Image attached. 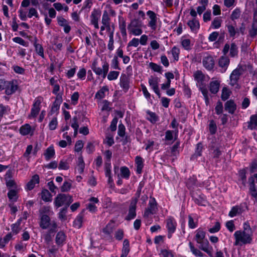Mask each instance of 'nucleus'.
Masks as SVG:
<instances>
[{
	"label": "nucleus",
	"instance_id": "nucleus-44",
	"mask_svg": "<svg viewBox=\"0 0 257 257\" xmlns=\"http://www.w3.org/2000/svg\"><path fill=\"white\" fill-rule=\"evenodd\" d=\"M18 192L17 191L14 189L9 190L8 193V196L9 199L16 201L18 199Z\"/></svg>",
	"mask_w": 257,
	"mask_h": 257
},
{
	"label": "nucleus",
	"instance_id": "nucleus-8",
	"mask_svg": "<svg viewBox=\"0 0 257 257\" xmlns=\"http://www.w3.org/2000/svg\"><path fill=\"white\" fill-rule=\"evenodd\" d=\"M136 207H137V199H135L133 201H131L129 206L128 213L126 216L125 219L126 220H130L135 218L136 216Z\"/></svg>",
	"mask_w": 257,
	"mask_h": 257
},
{
	"label": "nucleus",
	"instance_id": "nucleus-24",
	"mask_svg": "<svg viewBox=\"0 0 257 257\" xmlns=\"http://www.w3.org/2000/svg\"><path fill=\"white\" fill-rule=\"evenodd\" d=\"M205 235L206 232L202 228H198L196 230L195 239L197 243H200L201 241L205 239Z\"/></svg>",
	"mask_w": 257,
	"mask_h": 257
},
{
	"label": "nucleus",
	"instance_id": "nucleus-6",
	"mask_svg": "<svg viewBox=\"0 0 257 257\" xmlns=\"http://www.w3.org/2000/svg\"><path fill=\"white\" fill-rule=\"evenodd\" d=\"M119 85L123 91L126 93L130 88V78L126 74L122 73L119 79Z\"/></svg>",
	"mask_w": 257,
	"mask_h": 257
},
{
	"label": "nucleus",
	"instance_id": "nucleus-5",
	"mask_svg": "<svg viewBox=\"0 0 257 257\" xmlns=\"http://www.w3.org/2000/svg\"><path fill=\"white\" fill-rule=\"evenodd\" d=\"M242 71L243 70L242 67L241 66H238L232 72L230 76V84L231 85L234 86L237 84L238 81L242 73Z\"/></svg>",
	"mask_w": 257,
	"mask_h": 257
},
{
	"label": "nucleus",
	"instance_id": "nucleus-41",
	"mask_svg": "<svg viewBox=\"0 0 257 257\" xmlns=\"http://www.w3.org/2000/svg\"><path fill=\"white\" fill-rule=\"evenodd\" d=\"M21 221L22 218H20L16 223L13 224L11 226L12 231L15 234H18L21 230L20 226Z\"/></svg>",
	"mask_w": 257,
	"mask_h": 257
},
{
	"label": "nucleus",
	"instance_id": "nucleus-36",
	"mask_svg": "<svg viewBox=\"0 0 257 257\" xmlns=\"http://www.w3.org/2000/svg\"><path fill=\"white\" fill-rule=\"evenodd\" d=\"M189 245L191 251L195 256L203 257L205 255L203 253H202L201 251H200L198 249L195 248L191 242H189Z\"/></svg>",
	"mask_w": 257,
	"mask_h": 257
},
{
	"label": "nucleus",
	"instance_id": "nucleus-52",
	"mask_svg": "<svg viewBox=\"0 0 257 257\" xmlns=\"http://www.w3.org/2000/svg\"><path fill=\"white\" fill-rule=\"evenodd\" d=\"M200 90L201 91L204 99L205 100V103L206 104H208L209 103V99L208 95V92L207 88L205 86L200 87L199 88Z\"/></svg>",
	"mask_w": 257,
	"mask_h": 257
},
{
	"label": "nucleus",
	"instance_id": "nucleus-63",
	"mask_svg": "<svg viewBox=\"0 0 257 257\" xmlns=\"http://www.w3.org/2000/svg\"><path fill=\"white\" fill-rule=\"evenodd\" d=\"M196 184V179L194 177H190L186 182L188 188L191 189Z\"/></svg>",
	"mask_w": 257,
	"mask_h": 257
},
{
	"label": "nucleus",
	"instance_id": "nucleus-57",
	"mask_svg": "<svg viewBox=\"0 0 257 257\" xmlns=\"http://www.w3.org/2000/svg\"><path fill=\"white\" fill-rule=\"evenodd\" d=\"M110 19L106 11H104L102 18V23L103 25L110 24Z\"/></svg>",
	"mask_w": 257,
	"mask_h": 257
},
{
	"label": "nucleus",
	"instance_id": "nucleus-22",
	"mask_svg": "<svg viewBox=\"0 0 257 257\" xmlns=\"http://www.w3.org/2000/svg\"><path fill=\"white\" fill-rule=\"evenodd\" d=\"M66 195L64 194H59L55 198L54 203L55 206L58 208L63 204H65Z\"/></svg>",
	"mask_w": 257,
	"mask_h": 257
},
{
	"label": "nucleus",
	"instance_id": "nucleus-27",
	"mask_svg": "<svg viewBox=\"0 0 257 257\" xmlns=\"http://www.w3.org/2000/svg\"><path fill=\"white\" fill-rule=\"evenodd\" d=\"M219 86L220 83L217 80L210 82L209 84L210 91L213 94L217 93L219 90Z\"/></svg>",
	"mask_w": 257,
	"mask_h": 257
},
{
	"label": "nucleus",
	"instance_id": "nucleus-29",
	"mask_svg": "<svg viewBox=\"0 0 257 257\" xmlns=\"http://www.w3.org/2000/svg\"><path fill=\"white\" fill-rule=\"evenodd\" d=\"M114 222L111 220L103 229V232L104 234L111 236V234L112 233L114 226Z\"/></svg>",
	"mask_w": 257,
	"mask_h": 257
},
{
	"label": "nucleus",
	"instance_id": "nucleus-31",
	"mask_svg": "<svg viewBox=\"0 0 257 257\" xmlns=\"http://www.w3.org/2000/svg\"><path fill=\"white\" fill-rule=\"evenodd\" d=\"M55 154V150L53 147L50 146L48 147L44 153V156L47 161H49L54 157Z\"/></svg>",
	"mask_w": 257,
	"mask_h": 257
},
{
	"label": "nucleus",
	"instance_id": "nucleus-12",
	"mask_svg": "<svg viewBox=\"0 0 257 257\" xmlns=\"http://www.w3.org/2000/svg\"><path fill=\"white\" fill-rule=\"evenodd\" d=\"M40 226L43 229L51 227L52 222H51L50 218L48 215L43 214L41 216Z\"/></svg>",
	"mask_w": 257,
	"mask_h": 257
},
{
	"label": "nucleus",
	"instance_id": "nucleus-48",
	"mask_svg": "<svg viewBox=\"0 0 257 257\" xmlns=\"http://www.w3.org/2000/svg\"><path fill=\"white\" fill-rule=\"evenodd\" d=\"M238 48L234 43H232L230 46V55L232 57H234L237 55Z\"/></svg>",
	"mask_w": 257,
	"mask_h": 257
},
{
	"label": "nucleus",
	"instance_id": "nucleus-42",
	"mask_svg": "<svg viewBox=\"0 0 257 257\" xmlns=\"http://www.w3.org/2000/svg\"><path fill=\"white\" fill-rule=\"evenodd\" d=\"M108 91V89L106 86H103L96 94L95 97L97 99H101L104 97L105 92Z\"/></svg>",
	"mask_w": 257,
	"mask_h": 257
},
{
	"label": "nucleus",
	"instance_id": "nucleus-32",
	"mask_svg": "<svg viewBox=\"0 0 257 257\" xmlns=\"http://www.w3.org/2000/svg\"><path fill=\"white\" fill-rule=\"evenodd\" d=\"M120 174L119 176L125 179H128L130 176V171L127 167L123 166L120 168Z\"/></svg>",
	"mask_w": 257,
	"mask_h": 257
},
{
	"label": "nucleus",
	"instance_id": "nucleus-43",
	"mask_svg": "<svg viewBox=\"0 0 257 257\" xmlns=\"http://www.w3.org/2000/svg\"><path fill=\"white\" fill-rule=\"evenodd\" d=\"M194 77L198 82H202L205 78L204 74L200 70H198L194 73Z\"/></svg>",
	"mask_w": 257,
	"mask_h": 257
},
{
	"label": "nucleus",
	"instance_id": "nucleus-35",
	"mask_svg": "<svg viewBox=\"0 0 257 257\" xmlns=\"http://www.w3.org/2000/svg\"><path fill=\"white\" fill-rule=\"evenodd\" d=\"M249 35L251 38L257 35V20H253L251 29L249 30Z\"/></svg>",
	"mask_w": 257,
	"mask_h": 257
},
{
	"label": "nucleus",
	"instance_id": "nucleus-45",
	"mask_svg": "<svg viewBox=\"0 0 257 257\" xmlns=\"http://www.w3.org/2000/svg\"><path fill=\"white\" fill-rule=\"evenodd\" d=\"M58 250V248L55 245H52L51 247L48 248L47 251L49 257H56V253Z\"/></svg>",
	"mask_w": 257,
	"mask_h": 257
},
{
	"label": "nucleus",
	"instance_id": "nucleus-20",
	"mask_svg": "<svg viewBox=\"0 0 257 257\" xmlns=\"http://www.w3.org/2000/svg\"><path fill=\"white\" fill-rule=\"evenodd\" d=\"M187 25L190 27L191 31L195 33L197 32L200 28L199 22L196 18L189 20L187 23Z\"/></svg>",
	"mask_w": 257,
	"mask_h": 257
},
{
	"label": "nucleus",
	"instance_id": "nucleus-1",
	"mask_svg": "<svg viewBox=\"0 0 257 257\" xmlns=\"http://www.w3.org/2000/svg\"><path fill=\"white\" fill-rule=\"evenodd\" d=\"M234 236L235 241L234 245L237 246L240 244H249L252 241V233H249L245 231L237 230L234 232Z\"/></svg>",
	"mask_w": 257,
	"mask_h": 257
},
{
	"label": "nucleus",
	"instance_id": "nucleus-64",
	"mask_svg": "<svg viewBox=\"0 0 257 257\" xmlns=\"http://www.w3.org/2000/svg\"><path fill=\"white\" fill-rule=\"evenodd\" d=\"M229 96H230V93H229V92L228 91V89L224 87L222 89V94H221V96L222 100L223 101H225L229 98Z\"/></svg>",
	"mask_w": 257,
	"mask_h": 257
},
{
	"label": "nucleus",
	"instance_id": "nucleus-25",
	"mask_svg": "<svg viewBox=\"0 0 257 257\" xmlns=\"http://www.w3.org/2000/svg\"><path fill=\"white\" fill-rule=\"evenodd\" d=\"M34 46L36 53L42 58H44V49L42 46L40 44L37 43V38L36 37H34Z\"/></svg>",
	"mask_w": 257,
	"mask_h": 257
},
{
	"label": "nucleus",
	"instance_id": "nucleus-2",
	"mask_svg": "<svg viewBox=\"0 0 257 257\" xmlns=\"http://www.w3.org/2000/svg\"><path fill=\"white\" fill-rule=\"evenodd\" d=\"M91 68L96 75L99 76L102 75L103 78H104L108 72L109 64L105 61L102 65V68H101L97 66V61L95 59L92 63Z\"/></svg>",
	"mask_w": 257,
	"mask_h": 257
},
{
	"label": "nucleus",
	"instance_id": "nucleus-60",
	"mask_svg": "<svg viewBox=\"0 0 257 257\" xmlns=\"http://www.w3.org/2000/svg\"><path fill=\"white\" fill-rule=\"evenodd\" d=\"M220 229V224L218 221L215 222L214 226L208 229L211 233H214L218 232Z\"/></svg>",
	"mask_w": 257,
	"mask_h": 257
},
{
	"label": "nucleus",
	"instance_id": "nucleus-61",
	"mask_svg": "<svg viewBox=\"0 0 257 257\" xmlns=\"http://www.w3.org/2000/svg\"><path fill=\"white\" fill-rule=\"evenodd\" d=\"M130 34H132L135 36H139L141 35L143 33V30L142 29V27H138L137 29H135L134 28H131L128 29Z\"/></svg>",
	"mask_w": 257,
	"mask_h": 257
},
{
	"label": "nucleus",
	"instance_id": "nucleus-19",
	"mask_svg": "<svg viewBox=\"0 0 257 257\" xmlns=\"http://www.w3.org/2000/svg\"><path fill=\"white\" fill-rule=\"evenodd\" d=\"M236 23L234 24L229 23L226 25L229 37L234 38L236 34L238 35V29L235 28Z\"/></svg>",
	"mask_w": 257,
	"mask_h": 257
},
{
	"label": "nucleus",
	"instance_id": "nucleus-10",
	"mask_svg": "<svg viewBox=\"0 0 257 257\" xmlns=\"http://www.w3.org/2000/svg\"><path fill=\"white\" fill-rule=\"evenodd\" d=\"M203 66L208 70L213 69L215 65V62L213 57L211 55L205 57L202 60Z\"/></svg>",
	"mask_w": 257,
	"mask_h": 257
},
{
	"label": "nucleus",
	"instance_id": "nucleus-28",
	"mask_svg": "<svg viewBox=\"0 0 257 257\" xmlns=\"http://www.w3.org/2000/svg\"><path fill=\"white\" fill-rule=\"evenodd\" d=\"M135 162L137 165L136 171L138 174H141L144 167L143 159L140 156H137L135 159Z\"/></svg>",
	"mask_w": 257,
	"mask_h": 257
},
{
	"label": "nucleus",
	"instance_id": "nucleus-18",
	"mask_svg": "<svg viewBox=\"0 0 257 257\" xmlns=\"http://www.w3.org/2000/svg\"><path fill=\"white\" fill-rule=\"evenodd\" d=\"M66 236L63 231H59L56 236L55 242L58 246H62L65 243Z\"/></svg>",
	"mask_w": 257,
	"mask_h": 257
},
{
	"label": "nucleus",
	"instance_id": "nucleus-23",
	"mask_svg": "<svg viewBox=\"0 0 257 257\" xmlns=\"http://www.w3.org/2000/svg\"><path fill=\"white\" fill-rule=\"evenodd\" d=\"M85 210H83L81 213H80L76 217L73 222V226L75 228H80L82 227V223L83 221L84 212Z\"/></svg>",
	"mask_w": 257,
	"mask_h": 257
},
{
	"label": "nucleus",
	"instance_id": "nucleus-50",
	"mask_svg": "<svg viewBox=\"0 0 257 257\" xmlns=\"http://www.w3.org/2000/svg\"><path fill=\"white\" fill-rule=\"evenodd\" d=\"M182 47L186 50H190L191 49V41L189 39H183L181 41Z\"/></svg>",
	"mask_w": 257,
	"mask_h": 257
},
{
	"label": "nucleus",
	"instance_id": "nucleus-33",
	"mask_svg": "<svg viewBox=\"0 0 257 257\" xmlns=\"http://www.w3.org/2000/svg\"><path fill=\"white\" fill-rule=\"evenodd\" d=\"M175 133V140H176L177 138V134L178 133V129L175 130V131H170L168 130L165 133V139L167 141H171L173 139V133Z\"/></svg>",
	"mask_w": 257,
	"mask_h": 257
},
{
	"label": "nucleus",
	"instance_id": "nucleus-21",
	"mask_svg": "<svg viewBox=\"0 0 257 257\" xmlns=\"http://www.w3.org/2000/svg\"><path fill=\"white\" fill-rule=\"evenodd\" d=\"M40 182L39 176L37 174H35L32 176L31 179L28 182L27 184V189L28 190H32L35 186L36 184H39Z\"/></svg>",
	"mask_w": 257,
	"mask_h": 257
},
{
	"label": "nucleus",
	"instance_id": "nucleus-49",
	"mask_svg": "<svg viewBox=\"0 0 257 257\" xmlns=\"http://www.w3.org/2000/svg\"><path fill=\"white\" fill-rule=\"evenodd\" d=\"M130 251V242L127 239H125L123 242V247L122 248V252L128 254Z\"/></svg>",
	"mask_w": 257,
	"mask_h": 257
},
{
	"label": "nucleus",
	"instance_id": "nucleus-7",
	"mask_svg": "<svg viewBox=\"0 0 257 257\" xmlns=\"http://www.w3.org/2000/svg\"><path fill=\"white\" fill-rule=\"evenodd\" d=\"M157 210V202L155 198H153L150 201L148 207L145 210L144 216L147 217L150 214H154L156 213Z\"/></svg>",
	"mask_w": 257,
	"mask_h": 257
},
{
	"label": "nucleus",
	"instance_id": "nucleus-11",
	"mask_svg": "<svg viewBox=\"0 0 257 257\" xmlns=\"http://www.w3.org/2000/svg\"><path fill=\"white\" fill-rule=\"evenodd\" d=\"M198 243L200 244L199 246L200 249L206 252L210 256H212L213 248L209 245V243L207 239L202 240L200 243Z\"/></svg>",
	"mask_w": 257,
	"mask_h": 257
},
{
	"label": "nucleus",
	"instance_id": "nucleus-37",
	"mask_svg": "<svg viewBox=\"0 0 257 257\" xmlns=\"http://www.w3.org/2000/svg\"><path fill=\"white\" fill-rule=\"evenodd\" d=\"M85 164L82 156L78 159L77 171L79 174H82L84 172Z\"/></svg>",
	"mask_w": 257,
	"mask_h": 257
},
{
	"label": "nucleus",
	"instance_id": "nucleus-30",
	"mask_svg": "<svg viewBox=\"0 0 257 257\" xmlns=\"http://www.w3.org/2000/svg\"><path fill=\"white\" fill-rule=\"evenodd\" d=\"M101 16V11L99 10L94 9L90 16L91 23L98 22Z\"/></svg>",
	"mask_w": 257,
	"mask_h": 257
},
{
	"label": "nucleus",
	"instance_id": "nucleus-4",
	"mask_svg": "<svg viewBox=\"0 0 257 257\" xmlns=\"http://www.w3.org/2000/svg\"><path fill=\"white\" fill-rule=\"evenodd\" d=\"M165 222L168 232V237L170 238L172 236V234L174 233L176 230L177 223L175 219L172 216L168 217L166 219Z\"/></svg>",
	"mask_w": 257,
	"mask_h": 257
},
{
	"label": "nucleus",
	"instance_id": "nucleus-39",
	"mask_svg": "<svg viewBox=\"0 0 257 257\" xmlns=\"http://www.w3.org/2000/svg\"><path fill=\"white\" fill-rule=\"evenodd\" d=\"M52 196L48 190L43 189L41 192V198L45 202H49L51 201Z\"/></svg>",
	"mask_w": 257,
	"mask_h": 257
},
{
	"label": "nucleus",
	"instance_id": "nucleus-26",
	"mask_svg": "<svg viewBox=\"0 0 257 257\" xmlns=\"http://www.w3.org/2000/svg\"><path fill=\"white\" fill-rule=\"evenodd\" d=\"M7 85L5 89V93L8 95L14 93L17 89V86L10 81H8V84Z\"/></svg>",
	"mask_w": 257,
	"mask_h": 257
},
{
	"label": "nucleus",
	"instance_id": "nucleus-13",
	"mask_svg": "<svg viewBox=\"0 0 257 257\" xmlns=\"http://www.w3.org/2000/svg\"><path fill=\"white\" fill-rule=\"evenodd\" d=\"M58 25L64 28V31L65 33L68 34L71 30V27L69 25V23L67 20L61 16H58L57 18Z\"/></svg>",
	"mask_w": 257,
	"mask_h": 257
},
{
	"label": "nucleus",
	"instance_id": "nucleus-46",
	"mask_svg": "<svg viewBox=\"0 0 257 257\" xmlns=\"http://www.w3.org/2000/svg\"><path fill=\"white\" fill-rule=\"evenodd\" d=\"M257 126V114L252 115L250 117V122L248 125V127L252 129Z\"/></svg>",
	"mask_w": 257,
	"mask_h": 257
},
{
	"label": "nucleus",
	"instance_id": "nucleus-3",
	"mask_svg": "<svg viewBox=\"0 0 257 257\" xmlns=\"http://www.w3.org/2000/svg\"><path fill=\"white\" fill-rule=\"evenodd\" d=\"M57 224L54 221H52V226L43 234V238L47 245H49L53 240L55 233L57 232Z\"/></svg>",
	"mask_w": 257,
	"mask_h": 257
},
{
	"label": "nucleus",
	"instance_id": "nucleus-34",
	"mask_svg": "<svg viewBox=\"0 0 257 257\" xmlns=\"http://www.w3.org/2000/svg\"><path fill=\"white\" fill-rule=\"evenodd\" d=\"M142 27V21L140 20L139 19H134L131 21L130 24L128 25L127 29Z\"/></svg>",
	"mask_w": 257,
	"mask_h": 257
},
{
	"label": "nucleus",
	"instance_id": "nucleus-54",
	"mask_svg": "<svg viewBox=\"0 0 257 257\" xmlns=\"http://www.w3.org/2000/svg\"><path fill=\"white\" fill-rule=\"evenodd\" d=\"M149 66L155 72H159L160 73H162V67L160 65L153 62H150L149 63Z\"/></svg>",
	"mask_w": 257,
	"mask_h": 257
},
{
	"label": "nucleus",
	"instance_id": "nucleus-59",
	"mask_svg": "<svg viewBox=\"0 0 257 257\" xmlns=\"http://www.w3.org/2000/svg\"><path fill=\"white\" fill-rule=\"evenodd\" d=\"M241 12L239 9H236L232 13L230 16V19L232 21H234L239 18L240 16Z\"/></svg>",
	"mask_w": 257,
	"mask_h": 257
},
{
	"label": "nucleus",
	"instance_id": "nucleus-51",
	"mask_svg": "<svg viewBox=\"0 0 257 257\" xmlns=\"http://www.w3.org/2000/svg\"><path fill=\"white\" fill-rule=\"evenodd\" d=\"M239 177L241 181V183L243 186L245 185L246 182V171L245 169H242L239 172Z\"/></svg>",
	"mask_w": 257,
	"mask_h": 257
},
{
	"label": "nucleus",
	"instance_id": "nucleus-38",
	"mask_svg": "<svg viewBox=\"0 0 257 257\" xmlns=\"http://www.w3.org/2000/svg\"><path fill=\"white\" fill-rule=\"evenodd\" d=\"M31 131V126L29 124H25L22 125L20 129V133L21 135L25 136L30 134Z\"/></svg>",
	"mask_w": 257,
	"mask_h": 257
},
{
	"label": "nucleus",
	"instance_id": "nucleus-56",
	"mask_svg": "<svg viewBox=\"0 0 257 257\" xmlns=\"http://www.w3.org/2000/svg\"><path fill=\"white\" fill-rule=\"evenodd\" d=\"M209 128V132L211 135H214L216 133L217 131V126L215 121L213 120H211L210 121Z\"/></svg>",
	"mask_w": 257,
	"mask_h": 257
},
{
	"label": "nucleus",
	"instance_id": "nucleus-16",
	"mask_svg": "<svg viewBox=\"0 0 257 257\" xmlns=\"http://www.w3.org/2000/svg\"><path fill=\"white\" fill-rule=\"evenodd\" d=\"M229 63V59L226 56H222L219 59L218 65L221 68L222 72H224L227 70Z\"/></svg>",
	"mask_w": 257,
	"mask_h": 257
},
{
	"label": "nucleus",
	"instance_id": "nucleus-17",
	"mask_svg": "<svg viewBox=\"0 0 257 257\" xmlns=\"http://www.w3.org/2000/svg\"><path fill=\"white\" fill-rule=\"evenodd\" d=\"M224 108L229 113L233 114L236 109V104L233 100L230 99L225 103Z\"/></svg>",
	"mask_w": 257,
	"mask_h": 257
},
{
	"label": "nucleus",
	"instance_id": "nucleus-53",
	"mask_svg": "<svg viewBox=\"0 0 257 257\" xmlns=\"http://www.w3.org/2000/svg\"><path fill=\"white\" fill-rule=\"evenodd\" d=\"M147 113L149 114L150 117L148 118V119L153 123H155L158 120V117L155 112H153L150 111H147Z\"/></svg>",
	"mask_w": 257,
	"mask_h": 257
},
{
	"label": "nucleus",
	"instance_id": "nucleus-55",
	"mask_svg": "<svg viewBox=\"0 0 257 257\" xmlns=\"http://www.w3.org/2000/svg\"><path fill=\"white\" fill-rule=\"evenodd\" d=\"M119 74V72L118 71H111L107 75V79L110 81L115 80L117 78Z\"/></svg>",
	"mask_w": 257,
	"mask_h": 257
},
{
	"label": "nucleus",
	"instance_id": "nucleus-9",
	"mask_svg": "<svg viewBox=\"0 0 257 257\" xmlns=\"http://www.w3.org/2000/svg\"><path fill=\"white\" fill-rule=\"evenodd\" d=\"M42 102V98L38 97L35 98L34 102L33 104V107L31 110L30 115L32 117H36L39 113L40 110V105Z\"/></svg>",
	"mask_w": 257,
	"mask_h": 257
},
{
	"label": "nucleus",
	"instance_id": "nucleus-14",
	"mask_svg": "<svg viewBox=\"0 0 257 257\" xmlns=\"http://www.w3.org/2000/svg\"><path fill=\"white\" fill-rule=\"evenodd\" d=\"M147 15L151 19L149 22L148 26L151 28L153 30H156L157 28V17L156 14L152 11H148L147 12Z\"/></svg>",
	"mask_w": 257,
	"mask_h": 257
},
{
	"label": "nucleus",
	"instance_id": "nucleus-47",
	"mask_svg": "<svg viewBox=\"0 0 257 257\" xmlns=\"http://www.w3.org/2000/svg\"><path fill=\"white\" fill-rule=\"evenodd\" d=\"M241 209L238 206H233L229 213V216L233 217L241 212Z\"/></svg>",
	"mask_w": 257,
	"mask_h": 257
},
{
	"label": "nucleus",
	"instance_id": "nucleus-40",
	"mask_svg": "<svg viewBox=\"0 0 257 257\" xmlns=\"http://www.w3.org/2000/svg\"><path fill=\"white\" fill-rule=\"evenodd\" d=\"M222 22V21L220 18L216 17L212 22L211 27L215 29H218L221 27Z\"/></svg>",
	"mask_w": 257,
	"mask_h": 257
},
{
	"label": "nucleus",
	"instance_id": "nucleus-58",
	"mask_svg": "<svg viewBox=\"0 0 257 257\" xmlns=\"http://www.w3.org/2000/svg\"><path fill=\"white\" fill-rule=\"evenodd\" d=\"M111 67L114 69L120 70L121 69L119 66V62L117 56H114L111 61Z\"/></svg>",
	"mask_w": 257,
	"mask_h": 257
},
{
	"label": "nucleus",
	"instance_id": "nucleus-15",
	"mask_svg": "<svg viewBox=\"0 0 257 257\" xmlns=\"http://www.w3.org/2000/svg\"><path fill=\"white\" fill-rule=\"evenodd\" d=\"M149 83L154 92L160 98L161 97V94L158 87V78L157 77H153L151 76V77L149 79Z\"/></svg>",
	"mask_w": 257,
	"mask_h": 257
},
{
	"label": "nucleus",
	"instance_id": "nucleus-62",
	"mask_svg": "<svg viewBox=\"0 0 257 257\" xmlns=\"http://www.w3.org/2000/svg\"><path fill=\"white\" fill-rule=\"evenodd\" d=\"M67 206H65L61 209L60 212L59 213V218L61 220H66V213L67 211Z\"/></svg>",
	"mask_w": 257,
	"mask_h": 257
}]
</instances>
